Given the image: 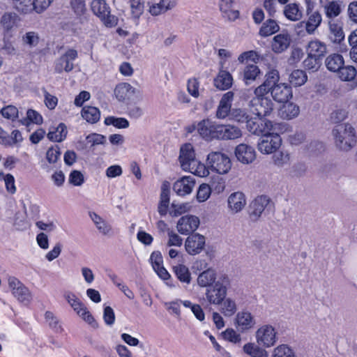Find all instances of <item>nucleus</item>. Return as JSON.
Here are the masks:
<instances>
[{
  "label": "nucleus",
  "instance_id": "1",
  "mask_svg": "<svg viewBox=\"0 0 357 357\" xmlns=\"http://www.w3.org/2000/svg\"><path fill=\"white\" fill-rule=\"evenodd\" d=\"M207 167L204 165H199L193 172L199 176H205L209 174L208 169L219 174H227L231 167V162L227 155L221 152H211L207 156Z\"/></svg>",
  "mask_w": 357,
  "mask_h": 357
},
{
  "label": "nucleus",
  "instance_id": "2",
  "mask_svg": "<svg viewBox=\"0 0 357 357\" xmlns=\"http://www.w3.org/2000/svg\"><path fill=\"white\" fill-rule=\"evenodd\" d=\"M335 145L342 151H350L356 143L355 128L348 123L336 125L332 130Z\"/></svg>",
  "mask_w": 357,
  "mask_h": 357
},
{
  "label": "nucleus",
  "instance_id": "3",
  "mask_svg": "<svg viewBox=\"0 0 357 357\" xmlns=\"http://www.w3.org/2000/svg\"><path fill=\"white\" fill-rule=\"evenodd\" d=\"M230 280L227 275H222L212 285L206 289V296L211 304H222L225 299Z\"/></svg>",
  "mask_w": 357,
  "mask_h": 357
},
{
  "label": "nucleus",
  "instance_id": "4",
  "mask_svg": "<svg viewBox=\"0 0 357 357\" xmlns=\"http://www.w3.org/2000/svg\"><path fill=\"white\" fill-rule=\"evenodd\" d=\"M274 130L264 132L258 142V150L264 154H270L276 151L281 146L282 139Z\"/></svg>",
  "mask_w": 357,
  "mask_h": 357
},
{
  "label": "nucleus",
  "instance_id": "5",
  "mask_svg": "<svg viewBox=\"0 0 357 357\" xmlns=\"http://www.w3.org/2000/svg\"><path fill=\"white\" fill-rule=\"evenodd\" d=\"M245 123L247 130L250 132L257 135H261L264 132L275 130V127L278 126L277 123L261 116L254 118L249 116Z\"/></svg>",
  "mask_w": 357,
  "mask_h": 357
},
{
  "label": "nucleus",
  "instance_id": "6",
  "mask_svg": "<svg viewBox=\"0 0 357 357\" xmlns=\"http://www.w3.org/2000/svg\"><path fill=\"white\" fill-rule=\"evenodd\" d=\"M256 340L259 345L264 348L274 346L277 342V331L272 325L264 324L261 326L255 333Z\"/></svg>",
  "mask_w": 357,
  "mask_h": 357
},
{
  "label": "nucleus",
  "instance_id": "7",
  "mask_svg": "<svg viewBox=\"0 0 357 357\" xmlns=\"http://www.w3.org/2000/svg\"><path fill=\"white\" fill-rule=\"evenodd\" d=\"M251 109L257 116L265 117L269 116L273 110L272 100L265 97V95H256L250 101Z\"/></svg>",
  "mask_w": 357,
  "mask_h": 357
},
{
  "label": "nucleus",
  "instance_id": "8",
  "mask_svg": "<svg viewBox=\"0 0 357 357\" xmlns=\"http://www.w3.org/2000/svg\"><path fill=\"white\" fill-rule=\"evenodd\" d=\"M78 57V52L76 50L70 48L62 54L55 62L54 71L56 73H61L63 71L70 73L74 68L73 61Z\"/></svg>",
  "mask_w": 357,
  "mask_h": 357
},
{
  "label": "nucleus",
  "instance_id": "9",
  "mask_svg": "<svg viewBox=\"0 0 357 357\" xmlns=\"http://www.w3.org/2000/svg\"><path fill=\"white\" fill-rule=\"evenodd\" d=\"M218 127L219 123L209 119H204L198 122V133L203 139L211 142L217 139Z\"/></svg>",
  "mask_w": 357,
  "mask_h": 357
},
{
  "label": "nucleus",
  "instance_id": "10",
  "mask_svg": "<svg viewBox=\"0 0 357 357\" xmlns=\"http://www.w3.org/2000/svg\"><path fill=\"white\" fill-rule=\"evenodd\" d=\"M200 225L199 218L193 215L182 216L178 221L176 228L182 235H189L197 229Z\"/></svg>",
  "mask_w": 357,
  "mask_h": 357
},
{
  "label": "nucleus",
  "instance_id": "11",
  "mask_svg": "<svg viewBox=\"0 0 357 357\" xmlns=\"http://www.w3.org/2000/svg\"><path fill=\"white\" fill-rule=\"evenodd\" d=\"M206 245V238L199 233L189 234L185 242V248L188 254L196 255L199 254Z\"/></svg>",
  "mask_w": 357,
  "mask_h": 357
},
{
  "label": "nucleus",
  "instance_id": "12",
  "mask_svg": "<svg viewBox=\"0 0 357 357\" xmlns=\"http://www.w3.org/2000/svg\"><path fill=\"white\" fill-rule=\"evenodd\" d=\"M8 285L12 289L13 294L22 303H29L31 300V294L29 289L24 286L17 278H8Z\"/></svg>",
  "mask_w": 357,
  "mask_h": 357
},
{
  "label": "nucleus",
  "instance_id": "13",
  "mask_svg": "<svg viewBox=\"0 0 357 357\" xmlns=\"http://www.w3.org/2000/svg\"><path fill=\"white\" fill-rule=\"evenodd\" d=\"M280 76L277 70H271L266 75V79L263 84L257 87L255 90V95H266L278 85Z\"/></svg>",
  "mask_w": 357,
  "mask_h": 357
},
{
  "label": "nucleus",
  "instance_id": "14",
  "mask_svg": "<svg viewBox=\"0 0 357 357\" xmlns=\"http://www.w3.org/2000/svg\"><path fill=\"white\" fill-rule=\"evenodd\" d=\"M256 324L253 315L247 310H242L236 314L235 325L241 333H245L252 328Z\"/></svg>",
  "mask_w": 357,
  "mask_h": 357
},
{
  "label": "nucleus",
  "instance_id": "15",
  "mask_svg": "<svg viewBox=\"0 0 357 357\" xmlns=\"http://www.w3.org/2000/svg\"><path fill=\"white\" fill-rule=\"evenodd\" d=\"M234 93L229 91L224 93L219 102L215 116L219 119H225L232 111L231 105L234 100Z\"/></svg>",
  "mask_w": 357,
  "mask_h": 357
},
{
  "label": "nucleus",
  "instance_id": "16",
  "mask_svg": "<svg viewBox=\"0 0 357 357\" xmlns=\"http://www.w3.org/2000/svg\"><path fill=\"white\" fill-rule=\"evenodd\" d=\"M269 202L270 199L266 195H261L255 198L250 205V219L255 222L258 220Z\"/></svg>",
  "mask_w": 357,
  "mask_h": 357
},
{
  "label": "nucleus",
  "instance_id": "17",
  "mask_svg": "<svg viewBox=\"0 0 357 357\" xmlns=\"http://www.w3.org/2000/svg\"><path fill=\"white\" fill-rule=\"evenodd\" d=\"M273 100L278 102H286L292 98V88L286 83H279L271 91Z\"/></svg>",
  "mask_w": 357,
  "mask_h": 357
},
{
  "label": "nucleus",
  "instance_id": "18",
  "mask_svg": "<svg viewBox=\"0 0 357 357\" xmlns=\"http://www.w3.org/2000/svg\"><path fill=\"white\" fill-rule=\"evenodd\" d=\"M178 159L182 169L185 171L190 168L192 162H197L195 153L191 144L186 143L181 147Z\"/></svg>",
  "mask_w": 357,
  "mask_h": 357
},
{
  "label": "nucleus",
  "instance_id": "19",
  "mask_svg": "<svg viewBox=\"0 0 357 357\" xmlns=\"http://www.w3.org/2000/svg\"><path fill=\"white\" fill-rule=\"evenodd\" d=\"M235 155L237 160L243 164L252 163L256 158L255 149L245 144H240L236 147Z\"/></svg>",
  "mask_w": 357,
  "mask_h": 357
},
{
  "label": "nucleus",
  "instance_id": "20",
  "mask_svg": "<svg viewBox=\"0 0 357 357\" xmlns=\"http://www.w3.org/2000/svg\"><path fill=\"white\" fill-rule=\"evenodd\" d=\"M195 185V179L190 176H183L173 184V190L179 196H185L191 193Z\"/></svg>",
  "mask_w": 357,
  "mask_h": 357
},
{
  "label": "nucleus",
  "instance_id": "21",
  "mask_svg": "<svg viewBox=\"0 0 357 357\" xmlns=\"http://www.w3.org/2000/svg\"><path fill=\"white\" fill-rule=\"evenodd\" d=\"M233 84V77L227 70L223 69V63L217 76L213 79V85L219 90L226 91L229 89Z\"/></svg>",
  "mask_w": 357,
  "mask_h": 357
},
{
  "label": "nucleus",
  "instance_id": "22",
  "mask_svg": "<svg viewBox=\"0 0 357 357\" xmlns=\"http://www.w3.org/2000/svg\"><path fill=\"white\" fill-rule=\"evenodd\" d=\"M217 139L228 140L235 139L242 135L241 130L236 126L229 124H219Z\"/></svg>",
  "mask_w": 357,
  "mask_h": 357
},
{
  "label": "nucleus",
  "instance_id": "23",
  "mask_svg": "<svg viewBox=\"0 0 357 357\" xmlns=\"http://www.w3.org/2000/svg\"><path fill=\"white\" fill-rule=\"evenodd\" d=\"M234 1L235 0H220L218 4L222 17L229 22H234L240 17L239 10L231 9Z\"/></svg>",
  "mask_w": 357,
  "mask_h": 357
},
{
  "label": "nucleus",
  "instance_id": "24",
  "mask_svg": "<svg viewBox=\"0 0 357 357\" xmlns=\"http://www.w3.org/2000/svg\"><path fill=\"white\" fill-rule=\"evenodd\" d=\"M291 41V36L287 32L279 33L273 38L272 50L277 54L282 53L289 47Z\"/></svg>",
  "mask_w": 357,
  "mask_h": 357
},
{
  "label": "nucleus",
  "instance_id": "25",
  "mask_svg": "<svg viewBox=\"0 0 357 357\" xmlns=\"http://www.w3.org/2000/svg\"><path fill=\"white\" fill-rule=\"evenodd\" d=\"M306 52L307 54L323 61L327 52V47L324 43L316 39L308 43L306 46Z\"/></svg>",
  "mask_w": 357,
  "mask_h": 357
},
{
  "label": "nucleus",
  "instance_id": "26",
  "mask_svg": "<svg viewBox=\"0 0 357 357\" xmlns=\"http://www.w3.org/2000/svg\"><path fill=\"white\" fill-rule=\"evenodd\" d=\"M279 114L280 116L287 120L295 119L300 114V107L292 102H283L282 106L280 109Z\"/></svg>",
  "mask_w": 357,
  "mask_h": 357
},
{
  "label": "nucleus",
  "instance_id": "27",
  "mask_svg": "<svg viewBox=\"0 0 357 357\" xmlns=\"http://www.w3.org/2000/svg\"><path fill=\"white\" fill-rule=\"evenodd\" d=\"M329 25V38L333 43L340 44L344 40V33L340 22L331 21Z\"/></svg>",
  "mask_w": 357,
  "mask_h": 357
},
{
  "label": "nucleus",
  "instance_id": "28",
  "mask_svg": "<svg viewBox=\"0 0 357 357\" xmlns=\"http://www.w3.org/2000/svg\"><path fill=\"white\" fill-rule=\"evenodd\" d=\"M325 64L329 71L337 73L344 65V60L341 54L334 53L326 57Z\"/></svg>",
  "mask_w": 357,
  "mask_h": 357
},
{
  "label": "nucleus",
  "instance_id": "29",
  "mask_svg": "<svg viewBox=\"0 0 357 357\" xmlns=\"http://www.w3.org/2000/svg\"><path fill=\"white\" fill-rule=\"evenodd\" d=\"M246 204L245 197L243 192H236L230 195L228 198L229 207L235 212H238Z\"/></svg>",
  "mask_w": 357,
  "mask_h": 357
},
{
  "label": "nucleus",
  "instance_id": "30",
  "mask_svg": "<svg viewBox=\"0 0 357 357\" xmlns=\"http://www.w3.org/2000/svg\"><path fill=\"white\" fill-rule=\"evenodd\" d=\"M67 127L64 123H60L56 128H52L47 133V138L51 142H61L67 136Z\"/></svg>",
  "mask_w": 357,
  "mask_h": 357
},
{
  "label": "nucleus",
  "instance_id": "31",
  "mask_svg": "<svg viewBox=\"0 0 357 357\" xmlns=\"http://www.w3.org/2000/svg\"><path fill=\"white\" fill-rule=\"evenodd\" d=\"M280 30V26L277 21L273 19L266 20L261 25L259 34L264 38L270 36Z\"/></svg>",
  "mask_w": 357,
  "mask_h": 357
},
{
  "label": "nucleus",
  "instance_id": "32",
  "mask_svg": "<svg viewBox=\"0 0 357 357\" xmlns=\"http://www.w3.org/2000/svg\"><path fill=\"white\" fill-rule=\"evenodd\" d=\"M81 115L88 123L93 124L100 120V112L98 107L85 106L82 109Z\"/></svg>",
  "mask_w": 357,
  "mask_h": 357
},
{
  "label": "nucleus",
  "instance_id": "33",
  "mask_svg": "<svg viewBox=\"0 0 357 357\" xmlns=\"http://www.w3.org/2000/svg\"><path fill=\"white\" fill-rule=\"evenodd\" d=\"M261 74L259 67L255 64L247 65L243 72V80L246 85H249L256 80Z\"/></svg>",
  "mask_w": 357,
  "mask_h": 357
},
{
  "label": "nucleus",
  "instance_id": "34",
  "mask_svg": "<svg viewBox=\"0 0 357 357\" xmlns=\"http://www.w3.org/2000/svg\"><path fill=\"white\" fill-rule=\"evenodd\" d=\"M216 273L212 268H208L201 273L197 278V283L201 287H208L216 281Z\"/></svg>",
  "mask_w": 357,
  "mask_h": 357
},
{
  "label": "nucleus",
  "instance_id": "35",
  "mask_svg": "<svg viewBox=\"0 0 357 357\" xmlns=\"http://www.w3.org/2000/svg\"><path fill=\"white\" fill-rule=\"evenodd\" d=\"M252 342H248L244 344L243 347V351L251 357H268V352L264 348L260 347Z\"/></svg>",
  "mask_w": 357,
  "mask_h": 357
},
{
  "label": "nucleus",
  "instance_id": "36",
  "mask_svg": "<svg viewBox=\"0 0 357 357\" xmlns=\"http://www.w3.org/2000/svg\"><path fill=\"white\" fill-rule=\"evenodd\" d=\"M173 272L181 282L190 283L192 280L191 273L188 268L184 264H178L173 266Z\"/></svg>",
  "mask_w": 357,
  "mask_h": 357
},
{
  "label": "nucleus",
  "instance_id": "37",
  "mask_svg": "<svg viewBox=\"0 0 357 357\" xmlns=\"http://www.w3.org/2000/svg\"><path fill=\"white\" fill-rule=\"evenodd\" d=\"M64 298L78 315L80 314V313L84 311V309L86 308V307L80 301V299L78 298L76 296V295L73 292H66L64 294Z\"/></svg>",
  "mask_w": 357,
  "mask_h": 357
},
{
  "label": "nucleus",
  "instance_id": "38",
  "mask_svg": "<svg viewBox=\"0 0 357 357\" xmlns=\"http://www.w3.org/2000/svg\"><path fill=\"white\" fill-rule=\"evenodd\" d=\"M284 15L291 21L299 20L302 17V13L299 9L298 4L296 3L286 5L284 9Z\"/></svg>",
  "mask_w": 357,
  "mask_h": 357
},
{
  "label": "nucleus",
  "instance_id": "39",
  "mask_svg": "<svg viewBox=\"0 0 357 357\" xmlns=\"http://www.w3.org/2000/svg\"><path fill=\"white\" fill-rule=\"evenodd\" d=\"M307 80V76L306 73L299 69L293 70L289 77V82L296 87L303 85Z\"/></svg>",
  "mask_w": 357,
  "mask_h": 357
},
{
  "label": "nucleus",
  "instance_id": "40",
  "mask_svg": "<svg viewBox=\"0 0 357 357\" xmlns=\"http://www.w3.org/2000/svg\"><path fill=\"white\" fill-rule=\"evenodd\" d=\"M91 10L95 15L101 18L110 10L106 0H93L91 3Z\"/></svg>",
  "mask_w": 357,
  "mask_h": 357
},
{
  "label": "nucleus",
  "instance_id": "41",
  "mask_svg": "<svg viewBox=\"0 0 357 357\" xmlns=\"http://www.w3.org/2000/svg\"><path fill=\"white\" fill-rule=\"evenodd\" d=\"M321 15L319 12L316 11L309 16L305 23V29L309 34L313 33L321 23Z\"/></svg>",
  "mask_w": 357,
  "mask_h": 357
},
{
  "label": "nucleus",
  "instance_id": "42",
  "mask_svg": "<svg viewBox=\"0 0 357 357\" xmlns=\"http://www.w3.org/2000/svg\"><path fill=\"white\" fill-rule=\"evenodd\" d=\"M34 0H12L13 8L21 13H28L33 10Z\"/></svg>",
  "mask_w": 357,
  "mask_h": 357
},
{
  "label": "nucleus",
  "instance_id": "43",
  "mask_svg": "<svg viewBox=\"0 0 357 357\" xmlns=\"http://www.w3.org/2000/svg\"><path fill=\"white\" fill-rule=\"evenodd\" d=\"M104 123L107 126H113L119 129L127 128L129 127V121L123 117H116L109 116L105 119Z\"/></svg>",
  "mask_w": 357,
  "mask_h": 357
},
{
  "label": "nucleus",
  "instance_id": "44",
  "mask_svg": "<svg viewBox=\"0 0 357 357\" xmlns=\"http://www.w3.org/2000/svg\"><path fill=\"white\" fill-rule=\"evenodd\" d=\"M43 119L42 115L37 111L29 109L26 112V117L22 120L23 125L29 126L30 123L40 125L43 123Z\"/></svg>",
  "mask_w": 357,
  "mask_h": 357
},
{
  "label": "nucleus",
  "instance_id": "45",
  "mask_svg": "<svg viewBox=\"0 0 357 357\" xmlns=\"http://www.w3.org/2000/svg\"><path fill=\"white\" fill-rule=\"evenodd\" d=\"M303 68L306 70L317 72L322 65V61L307 54V57L303 61Z\"/></svg>",
  "mask_w": 357,
  "mask_h": 357
},
{
  "label": "nucleus",
  "instance_id": "46",
  "mask_svg": "<svg viewBox=\"0 0 357 357\" xmlns=\"http://www.w3.org/2000/svg\"><path fill=\"white\" fill-rule=\"evenodd\" d=\"M272 357H296V354L291 347L283 344L274 349Z\"/></svg>",
  "mask_w": 357,
  "mask_h": 357
},
{
  "label": "nucleus",
  "instance_id": "47",
  "mask_svg": "<svg viewBox=\"0 0 357 357\" xmlns=\"http://www.w3.org/2000/svg\"><path fill=\"white\" fill-rule=\"evenodd\" d=\"M339 77L342 81H351L353 80L356 76L357 70L355 67L352 66H347L341 68L337 72Z\"/></svg>",
  "mask_w": 357,
  "mask_h": 357
},
{
  "label": "nucleus",
  "instance_id": "48",
  "mask_svg": "<svg viewBox=\"0 0 357 357\" xmlns=\"http://www.w3.org/2000/svg\"><path fill=\"white\" fill-rule=\"evenodd\" d=\"M70 5L77 17H82L86 12V0H70Z\"/></svg>",
  "mask_w": 357,
  "mask_h": 357
},
{
  "label": "nucleus",
  "instance_id": "49",
  "mask_svg": "<svg viewBox=\"0 0 357 357\" xmlns=\"http://www.w3.org/2000/svg\"><path fill=\"white\" fill-rule=\"evenodd\" d=\"M131 13L135 20H138L144 12V3L143 0H130Z\"/></svg>",
  "mask_w": 357,
  "mask_h": 357
},
{
  "label": "nucleus",
  "instance_id": "50",
  "mask_svg": "<svg viewBox=\"0 0 357 357\" xmlns=\"http://www.w3.org/2000/svg\"><path fill=\"white\" fill-rule=\"evenodd\" d=\"M348 41L351 47L350 57L353 61L357 62V29L351 32Z\"/></svg>",
  "mask_w": 357,
  "mask_h": 357
},
{
  "label": "nucleus",
  "instance_id": "51",
  "mask_svg": "<svg viewBox=\"0 0 357 357\" xmlns=\"http://www.w3.org/2000/svg\"><path fill=\"white\" fill-rule=\"evenodd\" d=\"M227 117L238 123H245L249 118V115L248 114L245 109L233 108L232 111L230 112Z\"/></svg>",
  "mask_w": 357,
  "mask_h": 357
},
{
  "label": "nucleus",
  "instance_id": "52",
  "mask_svg": "<svg viewBox=\"0 0 357 357\" xmlns=\"http://www.w3.org/2000/svg\"><path fill=\"white\" fill-rule=\"evenodd\" d=\"M0 114L6 119L15 121L18 118V109L12 105L3 107Z\"/></svg>",
  "mask_w": 357,
  "mask_h": 357
},
{
  "label": "nucleus",
  "instance_id": "53",
  "mask_svg": "<svg viewBox=\"0 0 357 357\" xmlns=\"http://www.w3.org/2000/svg\"><path fill=\"white\" fill-rule=\"evenodd\" d=\"M211 192V190L209 185L206 183L201 184L197 192V200L200 203L206 201L209 198Z\"/></svg>",
  "mask_w": 357,
  "mask_h": 357
},
{
  "label": "nucleus",
  "instance_id": "54",
  "mask_svg": "<svg viewBox=\"0 0 357 357\" xmlns=\"http://www.w3.org/2000/svg\"><path fill=\"white\" fill-rule=\"evenodd\" d=\"M15 15H13L10 13H4L1 19V24L3 26L4 31L8 32L14 26L15 23Z\"/></svg>",
  "mask_w": 357,
  "mask_h": 357
},
{
  "label": "nucleus",
  "instance_id": "55",
  "mask_svg": "<svg viewBox=\"0 0 357 357\" xmlns=\"http://www.w3.org/2000/svg\"><path fill=\"white\" fill-rule=\"evenodd\" d=\"M348 112L344 109H338L333 111L330 115V121L332 123L342 124L344 120L347 118Z\"/></svg>",
  "mask_w": 357,
  "mask_h": 357
},
{
  "label": "nucleus",
  "instance_id": "56",
  "mask_svg": "<svg viewBox=\"0 0 357 357\" xmlns=\"http://www.w3.org/2000/svg\"><path fill=\"white\" fill-rule=\"evenodd\" d=\"M221 335L222 338L230 342L236 344L241 342V337L240 334L237 333L233 328H227L225 331L222 332Z\"/></svg>",
  "mask_w": 357,
  "mask_h": 357
},
{
  "label": "nucleus",
  "instance_id": "57",
  "mask_svg": "<svg viewBox=\"0 0 357 357\" xmlns=\"http://www.w3.org/2000/svg\"><path fill=\"white\" fill-rule=\"evenodd\" d=\"M170 196V183L167 181L162 182L161 185V192L160 196V202L165 204L169 205Z\"/></svg>",
  "mask_w": 357,
  "mask_h": 357
},
{
  "label": "nucleus",
  "instance_id": "58",
  "mask_svg": "<svg viewBox=\"0 0 357 357\" xmlns=\"http://www.w3.org/2000/svg\"><path fill=\"white\" fill-rule=\"evenodd\" d=\"M61 155L60 148L58 145L51 146L46 153V159L50 164H54L57 162Z\"/></svg>",
  "mask_w": 357,
  "mask_h": 357
},
{
  "label": "nucleus",
  "instance_id": "59",
  "mask_svg": "<svg viewBox=\"0 0 357 357\" xmlns=\"http://www.w3.org/2000/svg\"><path fill=\"white\" fill-rule=\"evenodd\" d=\"M171 206L172 209L169 211V215L172 217H178L190 209L188 203L176 204L174 202H172Z\"/></svg>",
  "mask_w": 357,
  "mask_h": 357
},
{
  "label": "nucleus",
  "instance_id": "60",
  "mask_svg": "<svg viewBox=\"0 0 357 357\" xmlns=\"http://www.w3.org/2000/svg\"><path fill=\"white\" fill-rule=\"evenodd\" d=\"M86 140L91 144V147H93L96 145L105 144L106 137L101 134L91 133L86 137Z\"/></svg>",
  "mask_w": 357,
  "mask_h": 357
},
{
  "label": "nucleus",
  "instance_id": "61",
  "mask_svg": "<svg viewBox=\"0 0 357 357\" xmlns=\"http://www.w3.org/2000/svg\"><path fill=\"white\" fill-rule=\"evenodd\" d=\"M259 57L260 56L257 52L250 50L241 53L238 57V61L240 63H243L245 61H251L256 63L259 60Z\"/></svg>",
  "mask_w": 357,
  "mask_h": 357
},
{
  "label": "nucleus",
  "instance_id": "62",
  "mask_svg": "<svg viewBox=\"0 0 357 357\" xmlns=\"http://www.w3.org/2000/svg\"><path fill=\"white\" fill-rule=\"evenodd\" d=\"M222 303V312L225 315L231 316L236 312V305L232 299L225 298Z\"/></svg>",
  "mask_w": 357,
  "mask_h": 357
},
{
  "label": "nucleus",
  "instance_id": "63",
  "mask_svg": "<svg viewBox=\"0 0 357 357\" xmlns=\"http://www.w3.org/2000/svg\"><path fill=\"white\" fill-rule=\"evenodd\" d=\"M84 182V175L78 170H73L69 175V183L74 186H80Z\"/></svg>",
  "mask_w": 357,
  "mask_h": 357
},
{
  "label": "nucleus",
  "instance_id": "64",
  "mask_svg": "<svg viewBox=\"0 0 357 357\" xmlns=\"http://www.w3.org/2000/svg\"><path fill=\"white\" fill-rule=\"evenodd\" d=\"M325 9L326 17L328 18L335 17L338 16L341 12L340 6L335 2H331L325 7Z\"/></svg>",
  "mask_w": 357,
  "mask_h": 357
}]
</instances>
